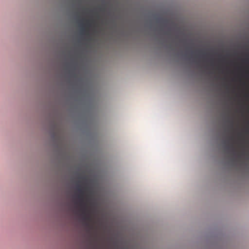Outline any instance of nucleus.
Instances as JSON below:
<instances>
[{
    "instance_id": "1",
    "label": "nucleus",
    "mask_w": 249,
    "mask_h": 249,
    "mask_svg": "<svg viewBox=\"0 0 249 249\" xmlns=\"http://www.w3.org/2000/svg\"><path fill=\"white\" fill-rule=\"evenodd\" d=\"M84 188L80 185H77V190L78 193L77 198L81 207V211L84 218L86 220H90V212L88 209L87 201L88 199H85Z\"/></svg>"
},
{
    "instance_id": "2",
    "label": "nucleus",
    "mask_w": 249,
    "mask_h": 249,
    "mask_svg": "<svg viewBox=\"0 0 249 249\" xmlns=\"http://www.w3.org/2000/svg\"><path fill=\"white\" fill-rule=\"evenodd\" d=\"M223 143L225 145V150L227 152L231 151L232 154H235V151L233 145H230L229 144H228L229 143V142L227 141H224Z\"/></svg>"
},
{
    "instance_id": "3",
    "label": "nucleus",
    "mask_w": 249,
    "mask_h": 249,
    "mask_svg": "<svg viewBox=\"0 0 249 249\" xmlns=\"http://www.w3.org/2000/svg\"><path fill=\"white\" fill-rule=\"evenodd\" d=\"M80 26L81 27V33L82 34H84L86 31V29L84 27V25L83 24H81Z\"/></svg>"
},
{
    "instance_id": "4",
    "label": "nucleus",
    "mask_w": 249,
    "mask_h": 249,
    "mask_svg": "<svg viewBox=\"0 0 249 249\" xmlns=\"http://www.w3.org/2000/svg\"><path fill=\"white\" fill-rule=\"evenodd\" d=\"M86 23H87V24L88 25H89H89H90V24H89V23H90V21H89V20H87V21H86Z\"/></svg>"
}]
</instances>
